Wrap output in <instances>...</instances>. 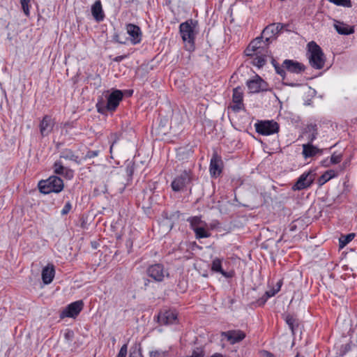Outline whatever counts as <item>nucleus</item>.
Returning a JSON list of instances; mask_svg holds the SVG:
<instances>
[{
  "label": "nucleus",
  "mask_w": 357,
  "mask_h": 357,
  "mask_svg": "<svg viewBox=\"0 0 357 357\" xmlns=\"http://www.w3.org/2000/svg\"><path fill=\"white\" fill-rule=\"evenodd\" d=\"M197 22L192 20H187L179 26V31L185 47L187 50L192 51L195 49V39L197 34L196 28Z\"/></svg>",
  "instance_id": "f257e3e1"
},
{
  "label": "nucleus",
  "mask_w": 357,
  "mask_h": 357,
  "mask_svg": "<svg viewBox=\"0 0 357 357\" xmlns=\"http://www.w3.org/2000/svg\"><path fill=\"white\" fill-rule=\"evenodd\" d=\"M308 59L311 66L315 69L320 70L325 64V56L321 47L314 41L307 44Z\"/></svg>",
  "instance_id": "f03ea898"
},
{
  "label": "nucleus",
  "mask_w": 357,
  "mask_h": 357,
  "mask_svg": "<svg viewBox=\"0 0 357 357\" xmlns=\"http://www.w3.org/2000/svg\"><path fill=\"white\" fill-rule=\"evenodd\" d=\"M123 92L121 90H114L107 98V103L98 101L96 104L97 110L100 114H105L107 111H114L123 99Z\"/></svg>",
  "instance_id": "7ed1b4c3"
},
{
  "label": "nucleus",
  "mask_w": 357,
  "mask_h": 357,
  "mask_svg": "<svg viewBox=\"0 0 357 357\" xmlns=\"http://www.w3.org/2000/svg\"><path fill=\"white\" fill-rule=\"evenodd\" d=\"M63 180L56 176H50L47 179L38 183L40 191L43 194L59 193L63 189Z\"/></svg>",
  "instance_id": "20e7f679"
},
{
  "label": "nucleus",
  "mask_w": 357,
  "mask_h": 357,
  "mask_svg": "<svg viewBox=\"0 0 357 357\" xmlns=\"http://www.w3.org/2000/svg\"><path fill=\"white\" fill-rule=\"evenodd\" d=\"M149 277L157 282L164 281L166 278H169L168 270L165 268L164 266L161 264H154L150 265L146 271Z\"/></svg>",
  "instance_id": "39448f33"
},
{
  "label": "nucleus",
  "mask_w": 357,
  "mask_h": 357,
  "mask_svg": "<svg viewBox=\"0 0 357 357\" xmlns=\"http://www.w3.org/2000/svg\"><path fill=\"white\" fill-rule=\"evenodd\" d=\"M256 131L262 135H271L279 131V124L272 121H261L255 123Z\"/></svg>",
  "instance_id": "423d86ee"
},
{
  "label": "nucleus",
  "mask_w": 357,
  "mask_h": 357,
  "mask_svg": "<svg viewBox=\"0 0 357 357\" xmlns=\"http://www.w3.org/2000/svg\"><path fill=\"white\" fill-rule=\"evenodd\" d=\"M315 179V174L312 171L304 172L298 178L296 183L293 185L294 190H301L309 188Z\"/></svg>",
  "instance_id": "0eeeda50"
},
{
  "label": "nucleus",
  "mask_w": 357,
  "mask_h": 357,
  "mask_svg": "<svg viewBox=\"0 0 357 357\" xmlns=\"http://www.w3.org/2000/svg\"><path fill=\"white\" fill-rule=\"evenodd\" d=\"M190 172L185 170L172 181L171 186L174 192H179L183 190V189L188 184L190 183Z\"/></svg>",
  "instance_id": "6e6552de"
},
{
  "label": "nucleus",
  "mask_w": 357,
  "mask_h": 357,
  "mask_svg": "<svg viewBox=\"0 0 357 357\" xmlns=\"http://www.w3.org/2000/svg\"><path fill=\"white\" fill-rule=\"evenodd\" d=\"M84 306L82 301H77L69 304L61 312L60 317L63 319L65 317H77Z\"/></svg>",
  "instance_id": "1a4fd4ad"
},
{
  "label": "nucleus",
  "mask_w": 357,
  "mask_h": 357,
  "mask_svg": "<svg viewBox=\"0 0 357 357\" xmlns=\"http://www.w3.org/2000/svg\"><path fill=\"white\" fill-rule=\"evenodd\" d=\"M246 84L250 93H259L268 89L267 83L259 75H256L253 79L248 80Z\"/></svg>",
  "instance_id": "9d476101"
},
{
  "label": "nucleus",
  "mask_w": 357,
  "mask_h": 357,
  "mask_svg": "<svg viewBox=\"0 0 357 357\" xmlns=\"http://www.w3.org/2000/svg\"><path fill=\"white\" fill-rule=\"evenodd\" d=\"M223 168V162L220 156L216 153L213 154L211 159L209 172L212 177L216 178L220 175Z\"/></svg>",
  "instance_id": "9b49d317"
},
{
  "label": "nucleus",
  "mask_w": 357,
  "mask_h": 357,
  "mask_svg": "<svg viewBox=\"0 0 357 357\" xmlns=\"http://www.w3.org/2000/svg\"><path fill=\"white\" fill-rule=\"evenodd\" d=\"M221 336L225 337L230 344H234L242 341L245 337V333L240 330H231L222 332Z\"/></svg>",
  "instance_id": "f8f14e48"
},
{
  "label": "nucleus",
  "mask_w": 357,
  "mask_h": 357,
  "mask_svg": "<svg viewBox=\"0 0 357 357\" xmlns=\"http://www.w3.org/2000/svg\"><path fill=\"white\" fill-rule=\"evenodd\" d=\"M54 173L62 176L67 179H71L74 176V172L71 169L65 167L61 160H56L53 165Z\"/></svg>",
  "instance_id": "ddd939ff"
},
{
  "label": "nucleus",
  "mask_w": 357,
  "mask_h": 357,
  "mask_svg": "<svg viewBox=\"0 0 357 357\" xmlns=\"http://www.w3.org/2000/svg\"><path fill=\"white\" fill-rule=\"evenodd\" d=\"M177 314L172 310L160 312L158 315V321L162 325L172 324L176 322Z\"/></svg>",
  "instance_id": "4468645a"
},
{
  "label": "nucleus",
  "mask_w": 357,
  "mask_h": 357,
  "mask_svg": "<svg viewBox=\"0 0 357 357\" xmlns=\"http://www.w3.org/2000/svg\"><path fill=\"white\" fill-rule=\"evenodd\" d=\"M127 33L130 36V40L132 44L136 45L142 40V31L140 28L133 24H128L126 25Z\"/></svg>",
  "instance_id": "2eb2a0df"
},
{
  "label": "nucleus",
  "mask_w": 357,
  "mask_h": 357,
  "mask_svg": "<svg viewBox=\"0 0 357 357\" xmlns=\"http://www.w3.org/2000/svg\"><path fill=\"white\" fill-rule=\"evenodd\" d=\"M282 68L287 69L289 72L293 73H301L304 71L305 66L303 64L293 60L286 59L282 63Z\"/></svg>",
  "instance_id": "dca6fc26"
},
{
  "label": "nucleus",
  "mask_w": 357,
  "mask_h": 357,
  "mask_svg": "<svg viewBox=\"0 0 357 357\" xmlns=\"http://www.w3.org/2000/svg\"><path fill=\"white\" fill-rule=\"evenodd\" d=\"M54 122L50 116H45L40 123V132L42 136H47L52 130Z\"/></svg>",
  "instance_id": "f3484780"
},
{
  "label": "nucleus",
  "mask_w": 357,
  "mask_h": 357,
  "mask_svg": "<svg viewBox=\"0 0 357 357\" xmlns=\"http://www.w3.org/2000/svg\"><path fill=\"white\" fill-rule=\"evenodd\" d=\"M232 100L234 105L231 107L234 111H238L243 107V92L241 88L237 87L233 90Z\"/></svg>",
  "instance_id": "a211bd4d"
},
{
  "label": "nucleus",
  "mask_w": 357,
  "mask_h": 357,
  "mask_svg": "<svg viewBox=\"0 0 357 357\" xmlns=\"http://www.w3.org/2000/svg\"><path fill=\"white\" fill-rule=\"evenodd\" d=\"M91 14L96 22H101L105 18V14L100 1H96L91 6Z\"/></svg>",
  "instance_id": "6ab92c4d"
},
{
  "label": "nucleus",
  "mask_w": 357,
  "mask_h": 357,
  "mask_svg": "<svg viewBox=\"0 0 357 357\" xmlns=\"http://www.w3.org/2000/svg\"><path fill=\"white\" fill-rule=\"evenodd\" d=\"M282 29L281 24H271L267 26L263 31L262 34L266 36V41L268 42L272 36L278 34Z\"/></svg>",
  "instance_id": "aec40b11"
},
{
  "label": "nucleus",
  "mask_w": 357,
  "mask_h": 357,
  "mask_svg": "<svg viewBox=\"0 0 357 357\" xmlns=\"http://www.w3.org/2000/svg\"><path fill=\"white\" fill-rule=\"evenodd\" d=\"M55 271L53 265H48L42 271V280L45 284L52 282L54 279Z\"/></svg>",
  "instance_id": "412c9836"
},
{
  "label": "nucleus",
  "mask_w": 357,
  "mask_h": 357,
  "mask_svg": "<svg viewBox=\"0 0 357 357\" xmlns=\"http://www.w3.org/2000/svg\"><path fill=\"white\" fill-rule=\"evenodd\" d=\"M268 42H264L262 40V37L257 38L253 40L250 44L249 47L255 52V54H259L262 52H265L266 53H268V50L267 49L264 48L261 45V43H264L265 45H267Z\"/></svg>",
  "instance_id": "4be33fe9"
},
{
  "label": "nucleus",
  "mask_w": 357,
  "mask_h": 357,
  "mask_svg": "<svg viewBox=\"0 0 357 357\" xmlns=\"http://www.w3.org/2000/svg\"><path fill=\"white\" fill-rule=\"evenodd\" d=\"M211 270L214 272L220 273L226 278H229L233 276L232 272H226L222 268V260L218 258L213 260Z\"/></svg>",
  "instance_id": "5701e85b"
},
{
  "label": "nucleus",
  "mask_w": 357,
  "mask_h": 357,
  "mask_svg": "<svg viewBox=\"0 0 357 357\" xmlns=\"http://www.w3.org/2000/svg\"><path fill=\"white\" fill-rule=\"evenodd\" d=\"M334 26L337 32L341 35H349L354 32L353 26H349L343 22H337Z\"/></svg>",
  "instance_id": "b1692460"
},
{
  "label": "nucleus",
  "mask_w": 357,
  "mask_h": 357,
  "mask_svg": "<svg viewBox=\"0 0 357 357\" xmlns=\"http://www.w3.org/2000/svg\"><path fill=\"white\" fill-rule=\"evenodd\" d=\"M321 152L317 147L314 146L311 144L303 145V155L305 158L312 157Z\"/></svg>",
  "instance_id": "393cba45"
},
{
  "label": "nucleus",
  "mask_w": 357,
  "mask_h": 357,
  "mask_svg": "<svg viewBox=\"0 0 357 357\" xmlns=\"http://www.w3.org/2000/svg\"><path fill=\"white\" fill-rule=\"evenodd\" d=\"M60 158L75 162L78 165L81 163L80 160H79V157L76 155L70 149L63 150L60 153Z\"/></svg>",
  "instance_id": "a878e982"
},
{
  "label": "nucleus",
  "mask_w": 357,
  "mask_h": 357,
  "mask_svg": "<svg viewBox=\"0 0 357 357\" xmlns=\"http://www.w3.org/2000/svg\"><path fill=\"white\" fill-rule=\"evenodd\" d=\"M187 221L190 223V228L195 231L196 228H199L206 225V222L202 220L199 216L190 217Z\"/></svg>",
  "instance_id": "bb28decb"
},
{
  "label": "nucleus",
  "mask_w": 357,
  "mask_h": 357,
  "mask_svg": "<svg viewBox=\"0 0 357 357\" xmlns=\"http://www.w3.org/2000/svg\"><path fill=\"white\" fill-rule=\"evenodd\" d=\"M192 155V151L190 149L179 148L177 150L176 158L179 160H185Z\"/></svg>",
  "instance_id": "cd10ccee"
},
{
  "label": "nucleus",
  "mask_w": 357,
  "mask_h": 357,
  "mask_svg": "<svg viewBox=\"0 0 357 357\" xmlns=\"http://www.w3.org/2000/svg\"><path fill=\"white\" fill-rule=\"evenodd\" d=\"M207 227L208 225L206 223L205 226L196 228V229L194 231L196 238L199 239L204 238H208L211 236V233L207 230Z\"/></svg>",
  "instance_id": "c85d7f7f"
},
{
  "label": "nucleus",
  "mask_w": 357,
  "mask_h": 357,
  "mask_svg": "<svg viewBox=\"0 0 357 357\" xmlns=\"http://www.w3.org/2000/svg\"><path fill=\"white\" fill-rule=\"evenodd\" d=\"M267 54L268 53H266L265 52H262L259 54H255L256 56L252 61V64L258 68L264 66L266 61L265 57Z\"/></svg>",
  "instance_id": "c756f323"
},
{
  "label": "nucleus",
  "mask_w": 357,
  "mask_h": 357,
  "mask_svg": "<svg viewBox=\"0 0 357 357\" xmlns=\"http://www.w3.org/2000/svg\"><path fill=\"white\" fill-rule=\"evenodd\" d=\"M355 237L354 233H350L347 235H342L339 238V246L340 248H343L346 246L349 242H351Z\"/></svg>",
  "instance_id": "7c9ffc66"
},
{
  "label": "nucleus",
  "mask_w": 357,
  "mask_h": 357,
  "mask_svg": "<svg viewBox=\"0 0 357 357\" xmlns=\"http://www.w3.org/2000/svg\"><path fill=\"white\" fill-rule=\"evenodd\" d=\"M307 130L309 132H312V133L308 137V139H309L308 144H311L316 139L317 135V125L311 124V125L308 126Z\"/></svg>",
  "instance_id": "2f4dec72"
},
{
  "label": "nucleus",
  "mask_w": 357,
  "mask_h": 357,
  "mask_svg": "<svg viewBox=\"0 0 357 357\" xmlns=\"http://www.w3.org/2000/svg\"><path fill=\"white\" fill-rule=\"evenodd\" d=\"M286 322L288 324L292 333H294L295 326H298L296 319L293 316L287 315L286 317Z\"/></svg>",
  "instance_id": "473e14b6"
},
{
  "label": "nucleus",
  "mask_w": 357,
  "mask_h": 357,
  "mask_svg": "<svg viewBox=\"0 0 357 357\" xmlns=\"http://www.w3.org/2000/svg\"><path fill=\"white\" fill-rule=\"evenodd\" d=\"M168 352L162 350L151 351L149 353V357H167Z\"/></svg>",
  "instance_id": "72a5a7b5"
},
{
  "label": "nucleus",
  "mask_w": 357,
  "mask_h": 357,
  "mask_svg": "<svg viewBox=\"0 0 357 357\" xmlns=\"http://www.w3.org/2000/svg\"><path fill=\"white\" fill-rule=\"evenodd\" d=\"M330 2L333 3L337 6H342L344 7H351V3L350 0H328Z\"/></svg>",
  "instance_id": "f704fd0d"
},
{
  "label": "nucleus",
  "mask_w": 357,
  "mask_h": 357,
  "mask_svg": "<svg viewBox=\"0 0 357 357\" xmlns=\"http://www.w3.org/2000/svg\"><path fill=\"white\" fill-rule=\"evenodd\" d=\"M278 291H279V290H278V289H276V287H274L272 289L266 291V294H265L266 298H262L263 301H261V304H264L268 298H271V297L275 296Z\"/></svg>",
  "instance_id": "c9c22d12"
},
{
  "label": "nucleus",
  "mask_w": 357,
  "mask_h": 357,
  "mask_svg": "<svg viewBox=\"0 0 357 357\" xmlns=\"http://www.w3.org/2000/svg\"><path fill=\"white\" fill-rule=\"evenodd\" d=\"M29 2H30V0H20V3L22 5V10H23L25 15L27 17L30 14L29 8Z\"/></svg>",
  "instance_id": "e433bc0d"
},
{
  "label": "nucleus",
  "mask_w": 357,
  "mask_h": 357,
  "mask_svg": "<svg viewBox=\"0 0 357 357\" xmlns=\"http://www.w3.org/2000/svg\"><path fill=\"white\" fill-rule=\"evenodd\" d=\"M100 151L98 150H89L87 151L84 156V159H91L97 157L99 155Z\"/></svg>",
  "instance_id": "4c0bfd02"
},
{
  "label": "nucleus",
  "mask_w": 357,
  "mask_h": 357,
  "mask_svg": "<svg viewBox=\"0 0 357 357\" xmlns=\"http://www.w3.org/2000/svg\"><path fill=\"white\" fill-rule=\"evenodd\" d=\"M335 176V171L328 170L326 171L323 175L322 178L325 180V181H328L329 179L333 178Z\"/></svg>",
  "instance_id": "58836bf2"
},
{
  "label": "nucleus",
  "mask_w": 357,
  "mask_h": 357,
  "mask_svg": "<svg viewBox=\"0 0 357 357\" xmlns=\"http://www.w3.org/2000/svg\"><path fill=\"white\" fill-rule=\"evenodd\" d=\"M342 160V155L341 154H335L333 153L331 157V161L333 164H337L340 162Z\"/></svg>",
  "instance_id": "ea45409f"
},
{
  "label": "nucleus",
  "mask_w": 357,
  "mask_h": 357,
  "mask_svg": "<svg viewBox=\"0 0 357 357\" xmlns=\"http://www.w3.org/2000/svg\"><path fill=\"white\" fill-rule=\"evenodd\" d=\"M72 205L70 202H68L65 206H63V209L61 211V215H65L69 213V211L71 210Z\"/></svg>",
  "instance_id": "a19ab883"
},
{
  "label": "nucleus",
  "mask_w": 357,
  "mask_h": 357,
  "mask_svg": "<svg viewBox=\"0 0 357 357\" xmlns=\"http://www.w3.org/2000/svg\"><path fill=\"white\" fill-rule=\"evenodd\" d=\"M127 349H128L127 344H123L121 347V348L117 355V357H126Z\"/></svg>",
  "instance_id": "79ce46f5"
},
{
  "label": "nucleus",
  "mask_w": 357,
  "mask_h": 357,
  "mask_svg": "<svg viewBox=\"0 0 357 357\" xmlns=\"http://www.w3.org/2000/svg\"><path fill=\"white\" fill-rule=\"evenodd\" d=\"M275 68L276 73L284 78V75L286 74L284 70L282 68L279 67V66H275Z\"/></svg>",
  "instance_id": "37998d69"
},
{
  "label": "nucleus",
  "mask_w": 357,
  "mask_h": 357,
  "mask_svg": "<svg viewBox=\"0 0 357 357\" xmlns=\"http://www.w3.org/2000/svg\"><path fill=\"white\" fill-rule=\"evenodd\" d=\"M73 335L74 333L70 330H68L64 335L65 338L68 340H71L73 337Z\"/></svg>",
  "instance_id": "c03bdc74"
},
{
  "label": "nucleus",
  "mask_w": 357,
  "mask_h": 357,
  "mask_svg": "<svg viewBox=\"0 0 357 357\" xmlns=\"http://www.w3.org/2000/svg\"><path fill=\"white\" fill-rule=\"evenodd\" d=\"M245 54L247 56H252L254 55H255V52L252 50L249 45L248 46V47L246 48V50H245Z\"/></svg>",
  "instance_id": "a18cd8bd"
},
{
  "label": "nucleus",
  "mask_w": 357,
  "mask_h": 357,
  "mask_svg": "<svg viewBox=\"0 0 357 357\" xmlns=\"http://www.w3.org/2000/svg\"><path fill=\"white\" fill-rule=\"evenodd\" d=\"M127 57L126 55H121V56H116L113 60L115 62H121V61H123L124 59H126Z\"/></svg>",
  "instance_id": "49530a36"
},
{
  "label": "nucleus",
  "mask_w": 357,
  "mask_h": 357,
  "mask_svg": "<svg viewBox=\"0 0 357 357\" xmlns=\"http://www.w3.org/2000/svg\"><path fill=\"white\" fill-rule=\"evenodd\" d=\"M129 357H142L140 354L138 352H132L130 354Z\"/></svg>",
  "instance_id": "de8ad7c7"
},
{
  "label": "nucleus",
  "mask_w": 357,
  "mask_h": 357,
  "mask_svg": "<svg viewBox=\"0 0 357 357\" xmlns=\"http://www.w3.org/2000/svg\"><path fill=\"white\" fill-rule=\"evenodd\" d=\"M281 286H282V281L280 280L277 282V284H276V289H278V290L280 291V288H281Z\"/></svg>",
  "instance_id": "09e8293b"
},
{
  "label": "nucleus",
  "mask_w": 357,
  "mask_h": 357,
  "mask_svg": "<svg viewBox=\"0 0 357 357\" xmlns=\"http://www.w3.org/2000/svg\"><path fill=\"white\" fill-rule=\"evenodd\" d=\"M281 286H282V281L280 280L277 282V284H276V289H278V290L280 291V288H281Z\"/></svg>",
  "instance_id": "8fccbe9b"
},
{
  "label": "nucleus",
  "mask_w": 357,
  "mask_h": 357,
  "mask_svg": "<svg viewBox=\"0 0 357 357\" xmlns=\"http://www.w3.org/2000/svg\"><path fill=\"white\" fill-rule=\"evenodd\" d=\"M211 357H222V356L220 354H215L213 355Z\"/></svg>",
  "instance_id": "3c124183"
},
{
  "label": "nucleus",
  "mask_w": 357,
  "mask_h": 357,
  "mask_svg": "<svg viewBox=\"0 0 357 357\" xmlns=\"http://www.w3.org/2000/svg\"><path fill=\"white\" fill-rule=\"evenodd\" d=\"M266 354L267 357H274V356L269 352H266Z\"/></svg>",
  "instance_id": "603ef678"
},
{
  "label": "nucleus",
  "mask_w": 357,
  "mask_h": 357,
  "mask_svg": "<svg viewBox=\"0 0 357 357\" xmlns=\"http://www.w3.org/2000/svg\"><path fill=\"white\" fill-rule=\"evenodd\" d=\"M115 40H116V42L119 43H123V42L120 41V40L118 39V36H115Z\"/></svg>",
  "instance_id": "864d4df0"
},
{
  "label": "nucleus",
  "mask_w": 357,
  "mask_h": 357,
  "mask_svg": "<svg viewBox=\"0 0 357 357\" xmlns=\"http://www.w3.org/2000/svg\"><path fill=\"white\" fill-rule=\"evenodd\" d=\"M172 225H170V224H169V225L167 226V229H168V230H170V229H172Z\"/></svg>",
  "instance_id": "5fc2aeb1"
},
{
  "label": "nucleus",
  "mask_w": 357,
  "mask_h": 357,
  "mask_svg": "<svg viewBox=\"0 0 357 357\" xmlns=\"http://www.w3.org/2000/svg\"><path fill=\"white\" fill-rule=\"evenodd\" d=\"M113 146H114V144H112L111 146H110V152L112 151Z\"/></svg>",
  "instance_id": "6e6d98bb"
}]
</instances>
